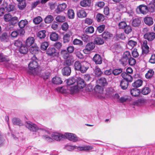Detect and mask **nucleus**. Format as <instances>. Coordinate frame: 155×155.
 Segmentation results:
<instances>
[{"label": "nucleus", "instance_id": "nucleus-1", "mask_svg": "<svg viewBox=\"0 0 155 155\" xmlns=\"http://www.w3.org/2000/svg\"><path fill=\"white\" fill-rule=\"evenodd\" d=\"M25 125L31 131L37 132L39 134H45L43 135V138L48 142L52 141V139L50 137V133L48 130L39 128L36 125L31 122L26 123Z\"/></svg>", "mask_w": 155, "mask_h": 155}, {"label": "nucleus", "instance_id": "nucleus-2", "mask_svg": "<svg viewBox=\"0 0 155 155\" xmlns=\"http://www.w3.org/2000/svg\"><path fill=\"white\" fill-rule=\"evenodd\" d=\"M38 61L36 57L33 56L28 65L29 69L28 73L29 75L35 76L38 74L36 71V69L39 66Z\"/></svg>", "mask_w": 155, "mask_h": 155}, {"label": "nucleus", "instance_id": "nucleus-3", "mask_svg": "<svg viewBox=\"0 0 155 155\" xmlns=\"http://www.w3.org/2000/svg\"><path fill=\"white\" fill-rule=\"evenodd\" d=\"M88 64V63L86 62L81 63L79 61H76L74 64V68L75 70L80 71L82 73H84L88 68L87 66Z\"/></svg>", "mask_w": 155, "mask_h": 155}, {"label": "nucleus", "instance_id": "nucleus-4", "mask_svg": "<svg viewBox=\"0 0 155 155\" xmlns=\"http://www.w3.org/2000/svg\"><path fill=\"white\" fill-rule=\"evenodd\" d=\"M66 148L69 151H71L75 149H77L80 151H88L93 149V147L90 146H86L83 147H78L76 146H68L66 147Z\"/></svg>", "mask_w": 155, "mask_h": 155}, {"label": "nucleus", "instance_id": "nucleus-5", "mask_svg": "<svg viewBox=\"0 0 155 155\" xmlns=\"http://www.w3.org/2000/svg\"><path fill=\"white\" fill-rule=\"evenodd\" d=\"M64 139H67L73 142H76L80 140V139L74 134L66 133H64Z\"/></svg>", "mask_w": 155, "mask_h": 155}, {"label": "nucleus", "instance_id": "nucleus-6", "mask_svg": "<svg viewBox=\"0 0 155 155\" xmlns=\"http://www.w3.org/2000/svg\"><path fill=\"white\" fill-rule=\"evenodd\" d=\"M136 12L138 14H146L148 12L147 6L144 4L140 5L137 7Z\"/></svg>", "mask_w": 155, "mask_h": 155}, {"label": "nucleus", "instance_id": "nucleus-7", "mask_svg": "<svg viewBox=\"0 0 155 155\" xmlns=\"http://www.w3.org/2000/svg\"><path fill=\"white\" fill-rule=\"evenodd\" d=\"M52 139L58 141H60L63 139H64V134H62L57 132L53 133L51 135Z\"/></svg>", "mask_w": 155, "mask_h": 155}, {"label": "nucleus", "instance_id": "nucleus-8", "mask_svg": "<svg viewBox=\"0 0 155 155\" xmlns=\"http://www.w3.org/2000/svg\"><path fill=\"white\" fill-rule=\"evenodd\" d=\"M95 47V45L94 43H89L86 45L85 48L83 50V51L85 54H88Z\"/></svg>", "mask_w": 155, "mask_h": 155}, {"label": "nucleus", "instance_id": "nucleus-9", "mask_svg": "<svg viewBox=\"0 0 155 155\" xmlns=\"http://www.w3.org/2000/svg\"><path fill=\"white\" fill-rule=\"evenodd\" d=\"M46 53L48 55L52 57H58L59 55L58 52L54 48H49Z\"/></svg>", "mask_w": 155, "mask_h": 155}, {"label": "nucleus", "instance_id": "nucleus-10", "mask_svg": "<svg viewBox=\"0 0 155 155\" xmlns=\"http://www.w3.org/2000/svg\"><path fill=\"white\" fill-rule=\"evenodd\" d=\"M2 6L8 12L13 11L15 9V6L12 4H8L6 2H4Z\"/></svg>", "mask_w": 155, "mask_h": 155}, {"label": "nucleus", "instance_id": "nucleus-11", "mask_svg": "<svg viewBox=\"0 0 155 155\" xmlns=\"http://www.w3.org/2000/svg\"><path fill=\"white\" fill-rule=\"evenodd\" d=\"M56 90L58 92L65 94H69L68 86L58 87L56 88Z\"/></svg>", "mask_w": 155, "mask_h": 155}, {"label": "nucleus", "instance_id": "nucleus-12", "mask_svg": "<svg viewBox=\"0 0 155 155\" xmlns=\"http://www.w3.org/2000/svg\"><path fill=\"white\" fill-rule=\"evenodd\" d=\"M25 33V31L23 29H20L16 31H13L11 33L12 37L14 38H16L18 35H23Z\"/></svg>", "mask_w": 155, "mask_h": 155}, {"label": "nucleus", "instance_id": "nucleus-13", "mask_svg": "<svg viewBox=\"0 0 155 155\" xmlns=\"http://www.w3.org/2000/svg\"><path fill=\"white\" fill-rule=\"evenodd\" d=\"M86 84L84 80L80 78H78L77 79V86L80 90L84 88L86 86Z\"/></svg>", "mask_w": 155, "mask_h": 155}, {"label": "nucleus", "instance_id": "nucleus-14", "mask_svg": "<svg viewBox=\"0 0 155 155\" xmlns=\"http://www.w3.org/2000/svg\"><path fill=\"white\" fill-rule=\"evenodd\" d=\"M144 38L149 41H151L155 38V33L153 32L147 33L144 35Z\"/></svg>", "mask_w": 155, "mask_h": 155}, {"label": "nucleus", "instance_id": "nucleus-15", "mask_svg": "<svg viewBox=\"0 0 155 155\" xmlns=\"http://www.w3.org/2000/svg\"><path fill=\"white\" fill-rule=\"evenodd\" d=\"M142 52L144 54H147L149 51V47L147 45V41L146 40L143 41L142 45Z\"/></svg>", "mask_w": 155, "mask_h": 155}, {"label": "nucleus", "instance_id": "nucleus-16", "mask_svg": "<svg viewBox=\"0 0 155 155\" xmlns=\"http://www.w3.org/2000/svg\"><path fill=\"white\" fill-rule=\"evenodd\" d=\"M69 94H74L79 92L80 90L76 85L68 86Z\"/></svg>", "mask_w": 155, "mask_h": 155}, {"label": "nucleus", "instance_id": "nucleus-17", "mask_svg": "<svg viewBox=\"0 0 155 155\" xmlns=\"http://www.w3.org/2000/svg\"><path fill=\"white\" fill-rule=\"evenodd\" d=\"M121 76L123 78V80L126 81L128 82H131L133 80L132 76L126 72H123L121 74Z\"/></svg>", "mask_w": 155, "mask_h": 155}, {"label": "nucleus", "instance_id": "nucleus-18", "mask_svg": "<svg viewBox=\"0 0 155 155\" xmlns=\"http://www.w3.org/2000/svg\"><path fill=\"white\" fill-rule=\"evenodd\" d=\"M67 5L65 3H63L62 4L59 5L57 7L56 12L57 13H59L61 12L64 11L67 7Z\"/></svg>", "mask_w": 155, "mask_h": 155}, {"label": "nucleus", "instance_id": "nucleus-19", "mask_svg": "<svg viewBox=\"0 0 155 155\" xmlns=\"http://www.w3.org/2000/svg\"><path fill=\"white\" fill-rule=\"evenodd\" d=\"M93 61L96 64H100L102 63V60L101 56L98 54H96L93 58Z\"/></svg>", "mask_w": 155, "mask_h": 155}, {"label": "nucleus", "instance_id": "nucleus-20", "mask_svg": "<svg viewBox=\"0 0 155 155\" xmlns=\"http://www.w3.org/2000/svg\"><path fill=\"white\" fill-rule=\"evenodd\" d=\"M146 103V100L145 98H142L139 99L134 102L133 104L134 105L141 106Z\"/></svg>", "mask_w": 155, "mask_h": 155}, {"label": "nucleus", "instance_id": "nucleus-21", "mask_svg": "<svg viewBox=\"0 0 155 155\" xmlns=\"http://www.w3.org/2000/svg\"><path fill=\"white\" fill-rule=\"evenodd\" d=\"M52 83L55 84H61L62 83L61 79L58 76L53 77L51 80Z\"/></svg>", "mask_w": 155, "mask_h": 155}, {"label": "nucleus", "instance_id": "nucleus-22", "mask_svg": "<svg viewBox=\"0 0 155 155\" xmlns=\"http://www.w3.org/2000/svg\"><path fill=\"white\" fill-rule=\"evenodd\" d=\"M78 16L80 18L85 17L87 16V14L84 9H81L79 10L77 12Z\"/></svg>", "mask_w": 155, "mask_h": 155}, {"label": "nucleus", "instance_id": "nucleus-23", "mask_svg": "<svg viewBox=\"0 0 155 155\" xmlns=\"http://www.w3.org/2000/svg\"><path fill=\"white\" fill-rule=\"evenodd\" d=\"M35 41L34 38L33 37H29L26 40L25 44L27 47L31 46Z\"/></svg>", "mask_w": 155, "mask_h": 155}, {"label": "nucleus", "instance_id": "nucleus-24", "mask_svg": "<svg viewBox=\"0 0 155 155\" xmlns=\"http://www.w3.org/2000/svg\"><path fill=\"white\" fill-rule=\"evenodd\" d=\"M131 95L134 97L138 96L140 94V90L137 88H133L130 91Z\"/></svg>", "mask_w": 155, "mask_h": 155}, {"label": "nucleus", "instance_id": "nucleus-25", "mask_svg": "<svg viewBox=\"0 0 155 155\" xmlns=\"http://www.w3.org/2000/svg\"><path fill=\"white\" fill-rule=\"evenodd\" d=\"M102 37L105 40H107L112 37L113 35L108 31H105L102 33Z\"/></svg>", "mask_w": 155, "mask_h": 155}, {"label": "nucleus", "instance_id": "nucleus-26", "mask_svg": "<svg viewBox=\"0 0 155 155\" xmlns=\"http://www.w3.org/2000/svg\"><path fill=\"white\" fill-rule=\"evenodd\" d=\"M144 21L147 25L150 26L153 23L152 18L150 17H146L144 18Z\"/></svg>", "mask_w": 155, "mask_h": 155}, {"label": "nucleus", "instance_id": "nucleus-27", "mask_svg": "<svg viewBox=\"0 0 155 155\" xmlns=\"http://www.w3.org/2000/svg\"><path fill=\"white\" fill-rule=\"evenodd\" d=\"M28 47L27 46H25L24 45L21 46L19 49V52L21 54H27L28 51Z\"/></svg>", "mask_w": 155, "mask_h": 155}, {"label": "nucleus", "instance_id": "nucleus-28", "mask_svg": "<svg viewBox=\"0 0 155 155\" xmlns=\"http://www.w3.org/2000/svg\"><path fill=\"white\" fill-rule=\"evenodd\" d=\"M5 64V66L8 68L15 69L17 67V65L15 64L13 62L10 61V60Z\"/></svg>", "mask_w": 155, "mask_h": 155}, {"label": "nucleus", "instance_id": "nucleus-29", "mask_svg": "<svg viewBox=\"0 0 155 155\" xmlns=\"http://www.w3.org/2000/svg\"><path fill=\"white\" fill-rule=\"evenodd\" d=\"M63 74L64 75H69L71 73V69L69 67H67L62 69Z\"/></svg>", "mask_w": 155, "mask_h": 155}, {"label": "nucleus", "instance_id": "nucleus-30", "mask_svg": "<svg viewBox=\"0 0 155 155\" xmlns=\"http://www.w3.org/2000/svg\"><path fill=\"white\" fill-rule=\"evenodd\" d=\"M150 91V88L148 86H146L142 88L141 93L143 95H146L148 94Z\"/></svg>", "mask_w": 155, "mask_h": 155}, {"label": "nucleus", "instance_id": "nucleus-31", "mask_svg": "<svg viewBox=\"0 0 155 155\" xmlns=\"http://www.w3.org/2000/svg\"><path fill=\"white\" fill-rule=\"evenodd\" d=\"M143 82V81L141 80L138 79L134 82L132 84V85L133 87L137 88L142 86Z\"/></svg>", "mask_w": 155, "mask_h": 155}, {"label": "nucleus", "instance_id": "nucleus-32", "mask_svg": "<svg viewBox=\"0 0 155 155\" xmlns=\"http://www.w3.org/2000/svg\"><path fill=\"white\" fill-rule=\"evenodd\" d=\"M90 0H83L80 2V5L82 7L89 6L91 5Z\"/></svg>", "mask_w": 155, "mask_h": 155}, {"label": "nucleus", "instance_id": "nucleus-33", "mask_svg": "<svg viewBox=\"0 0 155 155\" xmlns=\"http://www.w3.org/2000/svg\"><path fill=\"white\" fill-rule=\"evenodd\" d=\"M58 35L54 32H52L50 35V38L51 41H56L58 40Z\"/></svg>", "mask_w": 155, "mask_h": 155}, {"label": "nucleus", "instance_id": "nucleus-34", "mask_svg": "<svg viewBox=\"0 0 155 155\" xmlns=\"http://www.w3.org/2000/svg\"><path fill=\"white\" fill-rule=\"evenodd\" d=\"M147 6L148 12H153L155 11V5L153 3L151 2Z\"/></svg>", "mask_w": 155, "mask_h": 155}, {"label": "nucleus", "instance_id": "nucleus-35", "mask_svg": "<svg viewBox=\"0 0 155 155\" xmlns=\"http://www.w3.org/2000/svg\"><path fill=\"white\" fill-rule=\"evenodd\" d=\"M66 59V60L65 61V63L68 66L71 65L74 60L73 56H70Z\"/></svg>", "mask_w": 155, "mask_h": 155}, {"label": "nucleus", "instance_id": "nucleus-36", "mask_svg": "<svg viewBox=\"0 0 155 155\" xmlns=\"http://www.w3.org/2000/svg\"><path fill=\"white\" fill-rule=\"evenodd\" d=\"M97 81V83L103 86L106 85L107 84L106 79L104 78H101Z\"/></svg>", "mask_w": 155, "mask_h": 155}, {"label": "nucleus", "instance_id": "nucleus-37", "mask_svg": "<svg viewBox=\"0 0 155 155\" xmlns=\"http://www.w3.org/2000/svg\"><path fill=\"white\" fill-rule=\"evenodd\" d=\"M10 59L7 56L4 55L2 53H0V62L8 61Z\"/></svg>", "mask_w": 155, "mask_h": 155}, {"label": "nucleus", "instance_id": "nucleus-38", "mask_svg": "<svg viewBox=\"0 0 155 155\" xmlns=\"http://www.w3.org/2000/svg\"><path fill=\"white\" fill-rule=\"evenodd\" d=\"M28 23V21L26 20H21L18 23V25L20 29H23Z\"/></svg>", "mask_w": 155, "mask_h": 155}, {"label": "nucleus", "instance_id": "nucleus-39", "mask_svg": "<svg viewBox=\"0 0 155 155\" xmlns=\"http://www.w3.org/2000/svg\"><path fill=\"white\" fill-rule=\"evenodd\" d=\"M128 82L122 80L120 83V85L121 88L123 90L126 89L128 87Z\"/></svg>", "mask_w": 155, "mask_h": 155}, {"label": "nucleus", "instance_id": "nucleus-40", "mask_svg": "<svg viewBox=\"0 0 155 155\" xmlns=\"http://www.w3.org/2000/svg\"><path fill=\"white\" fill-rule=\"evenodd\" d=\"M71 35V33L66 34L64 36L63 40L64 43L69 42L70 40V37Z\"/></svg>", "mask_w": 155, "mask_h": 155}, {"label": "nucleus", "instance_id": "nucleus-41", "mask_svg": "<svg viewBox=\"0 0 155 155\" xmlns=\"http://www.w3.org/2000/svg\"><path fill=\"white\" fill-rule=\"evenodd\" d=\"M39 50L38 47L35 45L34 46H32L30 48L29 51L32 54H36L38 51Z\"/></svg>", "mask_w": 155, "mask_h": 155}, {"label": "nucleus", "instance_id": "nucleus-42", "mask_svg": "<svg viewBox=\"0 0 155 155\" xmlns=\"http://www.w3.org/2000/svg\"><path fill=\"white\" fill-rule=\"evenodd\" d=\"M45 30H42L39 31L37 34V36L40 38H44L46 36Z\"/></svg>", "mask_w": 155, "mask_h": 155}, {"label": "nucleus", "instance_id": "nucleus-43", "mask_svg": "<svg viewBox=\"0 0 155 155\" xmlns=\"http://www.w3.org/2000/svg\"><path fill=\"white\" fill-rule=\"evenodd\" d=\"M49 46V43L47 41L42 42L41 45V48L43 51L46 50Z\"/></svg>", "mask_w": 155, "mask_h": 155}, {"label": "nucleus", "instance_id": "nucleus-44", "mask_svg": "<svg viewBox=\"0 0 155 155\" xmlns=\"http://www.w3.org/2000/svg\"><path fill=\"white\" fill-rule=\"evenodd\" d=\"M105 18L104 15L100 13H98L96 15V19L98 22L103 21Z\"/></svg>", "mask_w": 155, "mask_h": 155}, {"label": "nucleus", "instance_id": "nucleus-45", "mask_svg": "<svg viewBox=\"0 0 155 155\" xmlns=\"http://www.w3.org/2000/svg\"><path fill=\"white\" fill-rule=\"evenodd\" d=\"M61 54L63 58L65 59L68 58V57L70 56L69 55V53L67 52V51L65 50H62L61 51Z\"/></svg>", "mask_w": 155, "mask_h": 155}, {"label": "nucleus", "instance_id": "nucleus-46", "mask_svg": "<svg viewBox=\"0 0 155 155\" xmlns=\"http://www.w3.org/2000/svg\"><path fill=\"white\" fill-rule=\"evenodd\" d=\"M94 41L97 45H102L104 43L103 40L101 38L99 37L95 38Z\"/></svg>", "mask_w": 155, "mask_h": 155}, {"label": "nucleus", "instance_id": "nucleus-47", "mask_svg": "<svg viewBox=\"0 0 155 155\" xmlns=\"http://www.w3.org/2000/svg\"><path fill=\"white\" fill-rule=\"evenodd\" d=\"M81 39L84 41L88 42L90 41V38L89 36L86 34H84L81 36Z\"/></svg>", "mask_w": 155, "mask_h": 155}, {"label": "nucleus", "instance_id": "nucleus-48", "mask_svg": "<svg viewBox=\"0 0 155 155\" xmlns=\"http://www.w3.org/2000/svg\"><path fill=\"white\" fill-rule=\"evenodd\" d=\"M94 90L100 94H102L103 91V88L99 85H97L95 86Z\"/></svg>", "mask_w": 155, "mask_h": 155}, {"label": "nucleus", "instance_id": "nucleus-49", "mask_svg": "<svg viewBox=\"0 0 155 155\" xmlns=\"http://www.w3.org/2000/svg\"><path fill=\"white\" fill-rule=\"evenodd\" d=\"M53 20V18L52 16L49 15L47 16L45 19V21L46 23H50Z\"/></svg>", "mask_w": 155, "mask_h": 155}, {"label": "nucleus", "instance_id": "nucleus-50", "mask_svg": "<svg viewBox=\"0 0 155 155\" xmlns=\"http://www.w3.org/2000/svg\"><path fill=\"white\" fill-rule=\"evenodd\" d=\"M109 94V96L110 97H112L114 99H118L120 97V96L117 93H116L114 94L113 92L111 91L110 93H108Z\"/></svg>", "mask_w": 155, "mask_h": 155}, {"label": "nucleus", "instance_id": "nucleus-51", "mask_svg": "<svg viewBox=\"0 0 155 155\" xmlns=\"http://www.w3.org/2000/svg\"><path fill=\"white\" fill-rule=\"evenodd\" d=\"M56 20L58 22H63L65 21V18L64 16L58 15L56 17Z\"/></svg>", "mask_w": 155, "mask_h": 155}, {"label": "nucleus", "instance_id": "nucleus-52", "mask_svg": "<svg viewBox=\"0 0 155 155\" xmlns=\"http://www.w3.org/2000/svg\"><path fill=\"white\" fill-rule=\"evenodd\" d=\"M94 73L96 76H99L102 74V72L98 67H96L94 70Z\"/></svg>", "mask_w": 155, "mask_h": 155}, {"label": "nucleus", "instance_id": "nucleus-53", "mask_svg": "<svg viewBox=\"0 0 155 155\" xmlns=\"http://www.w3.org/2000/svg\"><path fill=\"white\" fill-rule=\"evenodd\" d=\"M66 81L67 84L70 86L73 84L75 82L76 80L74 78H71L67 80Z\"/></svg>", "mask_w": 155, "mask_h": 155}, {"label": "nucleus", "instance_id": "nucleus-54", "mask_svg": "<svg viewBox=\"0 0 155 155\" xmlns=\"http://www.w3.org/2000/svg\"><path fill=\"white\" fill-rule=\"evenodd\" d=\"M154 71L152 70H150L145 75V77L147 78H151L154 74Z\"/></svg>", "mask_w": 155, "mask_h": 155}, {"label": "nucleus", "instance_id": "nucleus-55", "mask_svg": "<svg viewBox=\"0 0 155 155\" xmlns=\"http://www.w3.org/2000/svg\"><path fill=\"white\" fill-rule=\"evenodd\" d=\"M68 15L69 18H74V11L72 9H69L68 12Z\"/></svg>", "mask_w": 155, "mask_h": 155}, {"label": "nucleus", "instance_id": "nucleus-56", "mask_svg": "<svg viewBox=\"0 0 155 155\" xmlns=\"http://www.w3.org/2000/svg\"><path fill=\"white\" fill-rule=\"evenodd\" d=\"M94 31V29L92 26H89L85 30V32L87 34H91Z\"/></svg>", "mask_w": 155, "mask_h": 155}, {"label": "nucleus", "instance_id": "nucleus-57", "mask_svg": "<svg viewBox=\"0 0 155 155\" xmlns=\"http://www.w3.org/2000/svg\"><path fill=\"white\" fill-rule=\"evenodd\" d=\"M42 20V18L40 16H38L34 19L33 21L35 24L40 23Z\"/></svg>", "mask_w": 155, "mask_h": 155}, {"label": "nucleus", "instance_id": "nucleus-58", "mask_svg": "<svg viewBox=\"0 0 155 155\" xmlns=\"http://www.w3.org/2000/svg\"><path fill=\"white\" fill-rule=\"evenodd\" d=\"M140 22V21L139 19H135L133 21L132 25L134 27L138 26L139 25Z\"/></svg>", "mask_w": 155, "mask_h": 155}, {"label": "nucleus", "instance_id": "nucleus-59", "mask_svg": "<svg viewBox=\"0 0 155 155\" xmlns=\"http://www.w3.org/2000/svg\"><path fill=\"white\" fill-rule=\"evenodd\" d=\"M26 5V4L25 1L19 2L18 4V8L21 10L24 9Z\"/></svg>", "mask_w": 155, "mask_h": 155}, {"label": "nucleus", "instance_id": "nucleus-60", "mask_svg": "<svg viewBox=\"0 0 155 155\" xmlns=\"http://www.w3.org/2000/svg\"><path fill=\"white\" fill-rule=\"evenodd\" d=\"M12 15L9 14H5L4 16V18L5 21H10L11 19Z\"/></svg>", "mask_w": 155, "mask_h": 155}, {"label": "nucleus", "instance_id": "nucleus-61", "mask_svg": "<svg viewBox=\"0 0 155 155\" xmlns=\"http://www.w3.org/2000/svg\"><path fill=\"white\" fill-rule=\"evenodd\" d=\"M131 55L129 51H127L125 52L123 54V58L126 60H128L130 58Z\"/></svg>", "mask_w": 155, "mask_h": 155}, {"label": "nucleus", "instance_id": "nucleus-62", "mask_svg": "<svg viewBox=\"0 0 155 155\" xmlns=\"http://www.w3.org/2000/svg\"><path fill=\"white\" fill-rule=\"evenodd\" d=\"M137 44L136 42L132 40H130L128 42V45L130 48H132L136 45Z\"/></svg>", "mask_w": 155, "mask_h": 155}, {"label": "nucleus", "instance_id": "nucleus-63", "mask_svg": "<svg viewBox=\"0 0 155 155\" xmlns=\"http://www.w3.org/2000/svg\"><path fill=\"white\" fill-rule=\"evenodd\" d=\"M124 28L125 33L127 34L130 33L132 31L131 27L129 25H127Z\"/></svg>", "mask_w": 155, "mask_h": 155}, {"label": "nucleus", "instance_id": "nucleus-64", "mask_svg": "<svg viewBox=\"0 0 155 155\" xmlns=\"http://www.w3.org/2000/svg\"><path fill=\"white\" fill-rule=\"evenodd\" d=\"M127 25L126 22L124 21H121L118 24V27L120 29H124Z\"/></svg>", "mask_w": 155, "mask_h": 155}]
</instances>
